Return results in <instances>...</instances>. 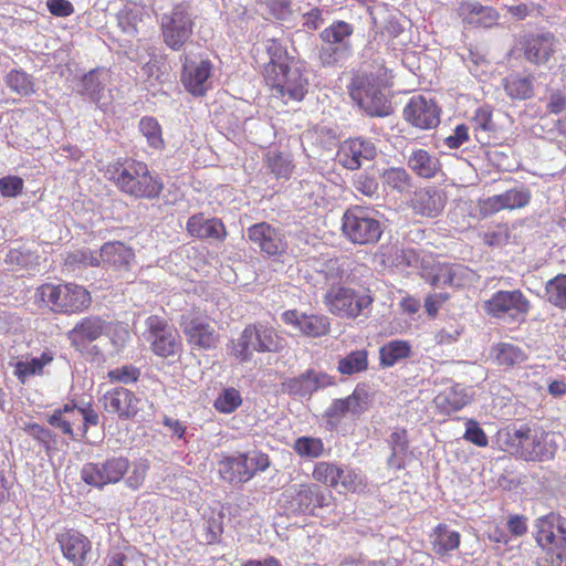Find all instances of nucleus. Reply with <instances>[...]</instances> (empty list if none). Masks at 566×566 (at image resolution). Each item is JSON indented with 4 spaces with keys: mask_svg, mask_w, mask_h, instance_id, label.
I'll use <instances>...</instances> for the list:
<instances>
[{
    "mask_svg": "<svg viewBox=\"0 0 566 566\" xmlns=\"http://www.w3.org/2000/svg\"><path fill=\"white\" fill-rule=\"evenodd\" d=\"M160 27L165 44L174 51L181 50L192 35L193 19L189 6L178 3L163 13Z\"/></svg>",
    "mask_w": 566,
    "mask_h": 566,
    "instance_id": "1a4fd4ad",
    "label": "nucleus"
},
{
    "mask_svg": "<svg viewBox=\"0 0 566 566\" xmlns=\"http://www.w3.org/2000/svg\"><path fill=\"white\" fill-rule=\"evenodd\" d=\"M269 9L270 13L276 20H286L291 13V1L290 0H262Z\"/></svg>",
    "mask_w": 566,
    "mask_h": 566,
    "instance_id": "0e129e2a",
    "label": "nucleus"
},
{
    "mask_svg": "<svg viewBox=\"0 0 566 566\" xmlns=\"http://www.w3.org/2000/svg\"><path fill=\"white\" fill-rule=\"evenodd\" d=\"M269 167L276 178H287L292 171L291 161L282 155L271 157Z\"/></svg>",
    "mask_w": 566,
    "mask_h": 566,
    "instance_id": "774afa93",
    "label": "nucleus"
},
{
    "mask_svg": "<svg viewBox=\"0 0 566 566\" xmlns=\"http://www.w3.org/2000/svg\"><path fill=\"white\" fill-rule=\"evenodd\" d=\"M497 446L504 452L526 461L552 459L557 450L551 432L527 424H511L499 430Z\"/></svg>",
    "mask_w": 566,
    "mask_h": 566,
    "instance_id": "f257e3e1",
    "label": "nucleus"
},
{
    "mask_svg": "<svg viewBox=\"0 0 566 566\" xmlns=\"http://www.w3.org/2000/svg\"><path fill=\"white\" fill-rule=\"evenodd\" d=\"M410 356V343L402 339H394L379 348V365L382 368H389Z\"/></svg>",
    "mask_w": 566,
    "mask_h": 566,
    "instance_id": "ea45409f",
    "label": "nucleus"
},
{
    "mask_svg": "<svg viewBox=\"0 0 566 566\" xmlns=\"http://www.w3.org/2000/svg\"><path fill=\"white\" fill-rule=\"evenodd\" d=\"M41 295L51 304L54 312L69 315L85 311L92 301L88 291L74 283L43 285Z\"/></svg>",
    "mask_w": 566,
    "mask_h": 566,
    "instance_id": "6e6552de",
    "label": "nucleus"
},
{
    "mask_svg": "<svg viewBox=\"0 0 566 566\" xmlns=\"http://www.w3.org/2000/svg\"><path fill=\"white\" fill-rule=\"evenodd\" d=\"M321 273L324 275L329 287L343 286L349 277L348 264L344 259H329L323 263Z\"/></svg>",
    "mask_w": 566,
    "mask_h": 566,
    "instance_id": "c03bdc74",
    "label": "nucleus"
},
{
    "mask_svg": "<svg viewBox=\"0 0 566 566\" xmlns=\"http://www.w3.org/2000/svg\"><path fill=\"white\" fill-rule=\"evenodd\" d=\"M313 479L317 482L337 488L340 484L347 491H355L361 483L358 474L350 468L333 462L321 461L314 465Z\"/></svg>",
    "mask_w": 566,
    "mask_h": 566,
    "instance_id": "6ab92c4d",
    "label": "nucleus"
},
{
    "mask_svg": "<svg viewBox=\"0 0 566 566\" xmlns=\"http://www.w3.org/2000/svg\"><path fill=\"white\" fill-rule=\"evenodd\" d=\"M102 266L127 270L135 258L133 249L119 241H109L99 249Z\"/></svg>",
    "mask_w": 566,
    "mask_h": 566,
    "instance_id": "2f4dec72",
    "label": "nucleus"
},
{
    "mask_svg": "<svg viewBox=\"0 0 566 566\" xmlns=\"http://www.w3.org/2000/svg\"><path fill=\"white\" fill-rule=\"evenodd\" d=\"M212 69L209 60H191L185 56L181 82L186 90L195 96H203L211 87Z\"/></svg>",
    "mask_w": 566,
    "mask_h": 566,
    "instance_id": "f3484780",
    "label": "nucleus"
},
{
    "mask_svg": "<svg viewBox=\"0 0 566 566\" xmlns=\"http://www.w3.org/2000/svg\"><path fill=\"white\" fill-rule=\"evenodd\" d=\"M354 187L357 192L368 197L373 198L378 195V181L374 176L368 175H359L354 180Z\"/></svg>",
    "mask_w": 566,
    "mask_h": 566,
    "instance_id": "052dcab7",
    "label": "nucleus"
},
{
    "mask_svg": "<svg viewBox=\"0 0 566 566\" xmlns=\"http://www.w3.org/2000/svg\"><path fill=\"white\" fill-rule=\"evenodd\" d=\"M555 38L552 33L530 36L524 44V54L527 61L534 64L546 63L555 51Z\"/></svg>",
    "mask_w": 566,
    "mask_h": 566,
    "instance_id": "473e14b6",
    "label": "nucleus"
},
{
    "mask_svg": "<svg viewBox=\"0 0 566 566\" xmlns=\"http://www.w3.org/2000/svg\"><path fill=\"white\" fill-rule=\"evenodd\" d=\"M242 403L241 394L235 388H226L214 400V408L222 413L233 412Z\"/></svg>",
    "mask_w": 566,
    "mask_h": 566,
    "instance_id": "6e6d98bb",
    "label": "nucleus"
},
{
    "mask_svg": "<svg viewBox=\"0 0 566 566\" xmlns=\"http://www.w3.org/2000/svg\"><path fill=\"white\" fill-rule=\"evenodd\" d=\"M221 474L230 483H243L251 480L256 472L265 471L270 467L266 453L251 450L228 457L222 462Z\"/></svg>",
    "mask_w": 566,
    "mask_h": 566,
    "instance_id": "9b49d317",
    "label": "nucleus"
},
{
    "mask_svg": "<svg viewBox=\"0 0 566 566\" xmlns=\"http://www.w3.org/2000/svg\"><path fill=\"white\" fill-rule=\"evenodd\" d=\"M349 95L357 106L368 116L386 117L392 107L377 78L373 75H357L349 85Z\"/></svg>",
    "mask_w": 566,
    "mask_h": 566,
    "instance_id": "39448f33",
    "label": "nucleus"
},
{
    "mask_svg": "<svg viewBox=\"0 0 566 566\" xmlns=\"http://www.w3.org/2000/svg\"><path fill=\"white\" fill-rule=\"evenodd\" d=\"M405 119L420 129H431L440 123V108L432 99L413 96L403 109Z\"/></svg>",
    "mask_w": 566,
    "mask_h": 566,
    "instance_id": "412c9836",
    "label": "nucleus"
},
{
    "mask_svg": "<svg viewBox=\"0 0 566 566\" xmlns=\"http://www.w3.org/2000/svg\"><path fill=\"white\" fill-rule=\"evenodd\" d=\"M282 321L310 337L323 336L329 329L327 317L314 314L306 315L296 310L285 311L282 314Z\"/></svg>",
    "mask_w": 566,
    "mask_h": 566,
    "instance_id": "a878e982",
    "label": "nucleus"
},
{
    "mask_svg": "<svg viewBox=\"0 0 566 566\" xmlns=\"http://www.w3.org/2000/svg\"><path fill=\"white\" fill-rule=\"evenodd\" d=\"M389 446L391 454L388 458V465L390 468L400 470L405 468V459L409 452V439L406 429L396 428L389 437Z\"/></svg>",
    "mask_w": 566,
    "mask_h": 566,
    "instance_id": "a19ab883",
    "label": "nucleus"
},
{
    "mask_svg": "<svg viewBox=\"0 0 566 566\" xmlns=\"http://www.w3.org/2000/svg\"><path fill=\"white\" fill-rule=\"evenodd\" d=\"M291 495V507L294 512L314 514L315 509L328 506L332 493L323 491L316 484L295 485Z\"/></svg>",
    "mask_w": 566,
    "mask_h": 566,
    "instance_id": "5701e85b",
    "label": "nucleus"
},
{
    "mask_svg": "<svg viewBox=\"0 0 566 566\" xmlns=\"http://www.w3.org/2000/svg\"><path fill=\"white\" fill-rule=\"evenodd\" d=\"M248 238L254 247L269 256L282 255L287 249L283 231L266 222H260L248 228Z\"/></svg>",
    "mask_w": 566,
    "mask_h": 566,
    "instance_id": "dca6fc26",
    "label": "nucleus"
},
{
    "mask_svg": "<svg viewBox=\"0 0 566 566\" xmlns=\"http://www.w3.org/2000/svg\"><path fill=\"white\" fill-rule=\"evenodd\" d=\"M354 31L353 24L343 20H335L319 33L322 46L318 56L324 66L343 63L353 55Z\"/></svg>",
    "mask_w": 566,
    "mask_h": 566,
    "instance_id": "20e7f679",
    "label": "nucleus"
},
{
    "mask_svg": "<svg viewBox=\"0 0 566 566\" xmlns=\"http://www.w3.org/2000/svg\"><path fill=\"white\" fill-rule=\"evenodd\" d=\"M324 302L328 311L339 317L355 318L364 314L373 303V297L363 292H356L345 286L329 287Z\"/></svg>",
    "mask_w": 566,
    "mask_h": 566,
    "instance_id": "9d476101",
    "label": "nucleus"
},
{
    "mask_svg": "<svg viewBox=\"0 0 566 566\" xmlns=\"http://www.w3.org/2000/svg\"><path fill=\"white\" fill-rule=\"evenodd\" d=\"M190 235L199 239L223 241L227 235L226 227L217 218H205L203 214L191 216L187 221Z\"/></svg>",
    "mask_w": 566,
    "mask_h": 566,
    "instance_id": "c756f323",
    "label": "nucleus"
},
{
    "mask_svg": "<svg viewBox=\"0 0 566 566\" xmlns=\"http://www.w3.org/2000/svg\"><path fill=\"white\" fill-rule=\"evenodd\" d=\"M266 82L284 103L303 101L310 88L308 73L302 61L290 62V66L270 75Z\"/></svg>",
    "mask_w": 566,
    "mask_h": 566,
    "instance_id": "423d86ee",
    "label": "nucleus"
},
{
    "mask_svg": "<svg viewBox=\"0 0 566 566\" xmlns=\"http://www.w3.org/2000/svg\"><path fill=\"white\" fill-rule=\"evenodd\" d=\"M59 544L64 558L72 566H82L91 549L87 537L76 531H67L59 536Z\"/></svg>",
    "mask_w": 566,
    "mask_h": 566,
    "instance_id": "cd10ccee",
    "label": "nucleus"
},
{
    "mask_svg": "<svg viewBox=\"0 0 566 566\" xmlns=\"http://www.w3.org/2000/svg\"><path fill=\"white\" fill-rule=\"evenodd\" d=\"M282 348V339L274 328L263 324H251L242 331L233 347L240 361L251 360L253 353H273Z\"/></svg>",
    "mask_w": 566,
    "mask_h": 566,
    "instance_id": "0eeeda50",
    "label": "nucleus"
},
{
    "mask_svg": "<svg viewBox=\"0 0 566 566\" xmlns=\"http://www.w3.org/2000/svg\"><path fill=\"white\" fill-rule=\"evenodd\" d=\"M412 207L417 213L433 218L442 211L443 199L434 189H421L415 193Z\"/></svg>",
    "mask_w": 566,
    "mask_h": 566,
    "instance_id": "4c0bfd02",
    "label": "nucleus"
},
{
    "mask_svg": "<svg viewBox=\"0 0 566 566\" xmlns=\"http://www.w3.org/2000/svg\"><path fill=\"white\" fill-rule=\"evenodd\" d=\"M377 155L374 143L361 137L345 140L337 153L338 163L346 169L357 170L364 161L373 160Z\"/></svg>",
    "mask_w": 566,
    "mask_h": 566,
    "instance_id": "4be33fe9",
    "label": "nucleus"
},
{
    "mask_svg": "<svg viewBox=\"0 0 566 566\" xmlns=\"http://www.w3.org/2000/svg\"><path fill=\"white\" fill-rule=\"evenodd\" d=\"M530 308V301L520 290L497 291V325H521Z\"/></svg>",
    "mask_w": 566,
    "mask_h": 566,
    "instance_id": "2eb2a0df",
    "label": "nucleus"
},
{
    "mask_svg": "<svg viewBox=\"0 0 566 566\" xmlns=\"http://www.w3.org/2000/svg\"><path fill=\"white\" fill-rule=\"evenodd\" d=\"M180 326L188 343L193 347L202 349L216 347L218 335L207 317L187 313L181 316Z\"/></svg>",
    "mask_w": 566,
    "mask_h": 566,
    "instance_id": "a211bd4d",
    "label": "nucleus"
},
{
    "mask_svg": "<svg viewBox=\"0 0 566 566\" xmlns=\"http://www.w3.org/2000/svg\"><path fill=\"white\" fill-rule=\"evenodd\" d=\"M525 353L517 346L501 343L497 344V366L510 368L525 360Z\"/></svg>",
    "mask_w": 566,
    "mask_h": 566,
    "instance_id": "3c124183",
    "label": "nucleus"
},
{
    "mask_svg": "<svg viewBox=\"0 0 566 566\" xmlns=\"http://www.w3.org/2000/svg\"><path fill=\"white\" fill-rule=\"evenodd\" d=\"M3 82L10 92L20 97L31 96L36 92V83L33 75L22 69H12L3 75Z\"/></svg>",
    "mask_w": 566,
    "mask_h": 566,
    "instance_id": "58836bf2",
    "label": "nucleus"
},
{
    "mask_svg": "<svg viewBox=\"0 0 566 566\" xmlns=\"http://www.w3.org/2000/svg\"><path fill=\"white\" fill-rule=\"evenodd\" d=\"M294 451L302 458L316 459L324 453L322 439L314 437H300L293 443Z\"/></svg>",
    "mask_w": 566,
    "mask_h": 566,
    "instance_id": "09e8293b",
    "label": "nucleus"
},
{
    "mask_svg": "<svg viewBox=\"0 0 566 566\" xmlns=\"http://www.w3.org/2000/svg\"><path fill=\"white\" fill-rule=\"evenodd\" d=\"M23 179L18 176L0 178V193L3 197L14 198L23 190Z\"/></svg>",
    "mask_w": 566,
    "mask_h": 566,
    "instance_id": "680f3d73",
    "label": "nucleus"
},
{
    "mask_svg": "<svg viewBox=\"0 0 566 566\" xmlns=\"http://www.w3.org/2000/svg\"><path fill=\"white\" fill-rule=\"evenodd\" d=\"M66 263L77 268L102 266L99 251H93L87 248L70 253Z\"/></svg>",
    "mask_w": 566,
    "mask_h": 566,
    "instance_id": "4d7b16f0",
    "label": "nucleus"
},
{
    "mask_svg": "<svg viewBox=\"0 0 566 566\" xmlns=\"http://www.w3.org/2000/svg\"><path fill=\"white\" fill-rule=\"evenodd\" d=\"M142 399L122 386L107 390L103 396L104 409L120 420L135 418L142 410Z\"/></svg>",
    "mask_w": 566,
    "mask_h": 566,
    "instance_id": "aec40b11",
    "label": "nucleus"
},
{
    "mask_svg": "<svg viewBox=\"0 0 566 566\" xmlns=\"http://www.w3.org/2000/svg\"><path fill=\"white\" fill-rule=\"evenodd\" d=\"M53 359L54 354L51 350H44L39 357L25 356L15 363L14 375L24 384L29 378L42 375L44 367Z\"/></svg>",
    "mask_w": 566,
    "mask_h": 566,
    "instance_id": "c9c22d12",
    "label": "nucleus"
},
{
    "mask_svg": "<svg viewBox=\"0 0 566 566\" xmlns=\"http://www.w3.org/2000/svg\"><path fill=\"white\" fill-rule=\"evenodd\" d=\"M106 174L120 192L135 199L154 200L164 190L161 177L142 160H117L108 166Z\"/></svg>",
    "mask_w": 566,
    "mask_h": 566,
    "instance_id": "f03ea898",
    "label": "nucleus"
},
{
    "mask_svg": "<svg viewBox=\"0 0 566 566\" xmlns=\"http://www.w3.org/2000/svg\"><path fill=\"white\" fill-rule=\"evenodd\" d=\"M145 325L146 331L143 336L157 356L169 357L177 354L180 347V337L178 331L167 319L151 315L146 318Z\"/></svg>",
    "mask_w": 566,
    "mask_h": 566,
    "instance_id": "f8f14e48",
    "label": "nucleus"
},
{
    "mask_svg": "<svg viewBox=\"0 0 566 566\" xmlns=\"http://www.w3.org/2000/svg\"><path fill=\"white\" fill-rule=\"evenodd\" d=\"M129 467L130 462L126 457H111L103 462L85 463L81 470V478L86 484L103 489L107 484L119 482Z\"/></svg>",
    "mask_w": 566,
    "mask_h": 566,
    "instance_id": "ddd939ff",
    "label": "nucleus"
},
{
    "mask_svg": "<svg viewBox=\"0 0 566 566\" xmlns=\"http://www.w3.org/2000/svg\"><path fill=\"white\" fill-rule=\"evenodd\" d=\"M148 469L149 467L146 462L134 463L132 472L125 480L126 485L137 490L144 483Z\"/></svg>",
    "mask_w": 566,
    "mask_h": 566,
    "instance_id": "338daca9",
    "label": "nucleus"
},
{
    "mask_svg": "<svg viewBox=\"0 0 566 566\" xmlns=\"http://www.w3.org/2000/svg\"><path fill=\"white\" fill-rule=\"evenodd\" d=\"M475 273L463 264H444L431 275L430 284L436 287H461L473 281Z\"/></svg>",
    "mask_w": 566,
    "mask_h": 566,
    "instance_id": "c85d7f7f",
    "label": "nucleus"
},
{
    "mask_svg": "<svg viewBox=\"0 0 566 566\" xmlns=\"http://www.w3.org/2000/svg\"><path fill=\"white\" fill-rule=\"evenodd\" d=\"M382 182L401 193L410 188L411 178L405 168L391 167L384 171Z\"/></svg>",
    "mask_w": 566,
    "mask_h": 566,
    "instance_id": "8fccbe9b",
    "label": "nucleus"
},
{
    "mask_svg": "<svg viewBox=\"0 0 566 566\" xmlns=\"http://www.w3.org/2000/svg\"><path fill=\"white\" fill-rule=\"evenodd\" d=\"M545 296L553 306L566 310V274H557L546 282Z\"/></svg>",
    "mask_w": 566,
    "mask_h": 566,
    "instance_id": "a18cd8bd",
    "label": "nucleus"
},
{
    "mask_svg": "<svg viewBox=\"0 0 566 566\" xmlns=\"http://www.w3.org/2000/svg\"><path fill=\"white\" fill-rule=\"evenodd\" d=\"M109 81V73L105 69H96L85 74L78 85L77 92L96 104L99 108L106 105L105 91Z\"/></svg>",
    "mask_w": 566,
    "mask_h": 566,
    "instance_id": "bb28decb",
    "label": "nucleus"
},
{
    "mask_svg": "<svg viewBox=\"0 0 566 566\" xmlns=\"http://www.w3.org/2000/svg\"><path fill=\"white\" fill-rule=\"evenodd\" d=\"M537 544L546 551L552 557L555 554H566V518L549 513L541 516L536 521Z\"/></svg>",
    "mask_w": 566,
    "mask_h": 566,
    "instance_id": "4468645a",
    "label": "nucleus"
},
{
    "mask_svg": "<svg viewBox=\"0 0 566 566\" xmlns=\"http://www.w3.org/2000/svg\"><path fill=\"white\" fill-rule=\"evenodd\" d=\"M470 402L465 389L461 385H454L436 397V403L446 413L461 410Z\"/></svg>",
    "mask_w": 566,
    "mask_h": 566,
    "instance_id": "79ce46f5",
    "label": "nucleus"
},
{
    "mask_svg": "<svg viewBox=\"0 0 566 566\" xmlns=\"http://www.w3.org/2000/svg\"><path fill=\"white\" fill-rule=\"evenodd\" d=\"M475 138L482 145L490 143V133L494 129L493 113L489 107H480L473 117Z\"/></svg>",
    "mask_w": 566,
    "mask_h": 566,
    "instance_id": "49530a36",
    "label": "nucleus"
},
{
    "mask_svg": "<svg viewBox=\"0 0 566 566\" xmlns=\"http://www.w3.org/2000/svg\"><path fill=\"white\" fill-rule=\"evenodd\" d=\"M409 169L418 177L431 179L441 170L439 158L424 149H415L407 159Z\"/></svg>",
    "mask_w": 566,
    "mask_h": 566,
    "instance_id": "f704fd0d",
    "label": "nucleus"
},
{
    "mask_svg": "<svg viewBox=\"0 0 566 566\" xmlns=\"http://www.w3.org/2000/svg\"><path fill=\"white\" fill-rule=\"evenodd\" d=\"M140 369L134 365H123L109 369L107 378L112 384L132 385L139 380Z\"/></svg>",
    "mask_w": 566,
    "mask_h": 566,
    "instance_id": "5fc2aeb1",
    "label": "nucleus"
},
{
    "mask_svg": "<svg viewBox=\"0 0 566 566\" xmlns=\"http://www.w3.org/2000/svg\"><path fill=\"white\" fill-rule=\"evenodd\" d=\"M504 88L512 98L525 99L533 94V83L528 77L510 76L504 82Z\"/></svg>",
    "mask_w": 566,
    "mask_h": 566,
    "instance_id": "603ef678",
    "label": "nucleus"
},
{
    "mask_svg": "<svg viewBox=\"0 0 566 566\" xmlns=\"http://www.w3.org/2000/svg\"><path fill=\"white\" fill-rule=\"evenodd\" d=\"M106 328V322L99 316H86L67 332L66 337L76 350L83 352L88 344L99 338Z\"/></svg>",
    "mask_w": 566,
    "mask_h": 566,
    "instance_id": "393cba45",
    "label": "nucleus"
},
{
    "mask_svg": "<svg viewBox=\"0 0 566 566\" xmlns=\"http://www.w3.org/2000/svg\"><path fill=\"white\" fill-rule=\"evenodd\" d=\"M23 430L36 440L45 450L49 451L56 448V436L50 429L35 422H25Z\"/></svg>",
    "mask_w": 566,
    "mask_h": 566,
    "instance_id": "864d4df0",
    "label": "nucleus"
},
{
    "mask_svg": "<svg viewBox=\"0 0 566 566\" xmlns=\"http://www.w3.org/2000/svg\"><path fill=\"white\" fill-rule=\"evenodd\" d=\"M463 438L478 447L488 446V437L479 426V423L472 419L465 422V432Z\"/></svg>",
    "mask_w": 566,
    "mask_h": 566,
    "instance_id": "e2e57ef3",
    "label": "nucleus"
},
{
    "mask_svg": "<svg viewBox=\"0 0 566 566\" xmlns=\"http://www.w3.org/2000/svg\"><path fill=\"white\" fill-rule=\"evenodd\" d=\"M469 140V128L461 124L458 125L451 135L443 139V145L448 149H458Z\"/></svg>",
    "mask_w": 566,
    "mask_h": 566,
    "instance_id": "69168bd1",
    "label": "nucleus"
},
{
    "mask_svg": "<svg viewBox=\"0 0 566 566\" xmlns=\"http://www.w3.org/2000/svg\"><path fill=\"white\" fill-rule=\"evenodd\" d=\"M382 231L379 212L374 208L356 205L347 208L343 214V235L354 244H375L379 241Z\"/></svg>",
    "mask_w": 566,
    "mask_h": 566,
    "instance_id": "7ed1b4c3",
    "label": "nucleus"
},
{
    "mask_svg": "<svg viewBox=\"0 0 566 566\" xmlns=\"http://www.w3.org/2000/svg\"><path fill=\"white\" fill-rule=\"evenodd\" d=\"M265 51L269 57V62L264 66L265 80L269 78L270 75H274V73L290 66V62H301L294 56H291L286 46L276 39H268L265 41Z\"/></svg>",
    "mask_w": 566,
    "mask_h": 566,
    "instance_id": "72a5a7b5",
    "label": "nucleus"
},
{
    "mask_svg": "<svg viewBox=\"0 0 566 566\" xmlns=\"http://www.w3.org/2000/svg\"><path fill=\"white\" fill-rule=\"evenodd\" d=\"M70 411L76 412V406L73 403H65L62 408L55 409L53 413L48 417V422L52 427L60 429L64 434L73 439V429L70 427V420L65 418V413Z\"/></svg>",
    "mask_w": 566,
    "mask_h": 566,
    "instance_id": "bf43d9fd",
    "label": "nucleus"
},
{
    "mask_svg": "<svg viewBox=\"0 0 566 566\" xmlns=\"http://www.w3.org/2000/svg\"><path fill=\"white\" fill-rule=\"evenodd\" d=\"M363 411L361 396L355 390L344 399H335L326 409L324 417L327 426L335 429L347 415H359Z\"/></svg>",
    "mask_w": 566,
    "mask_h": 566,
    "instance_id": "7c9ffc66",
    "label": "nucleus"
},
{
    "mask_svg": "<svg viewBox=\"0 0 566 566\" xmlns=\"http://www.w3.org/2000/svg\"><path fill=\"white\" fill-rule=\"evenodd\" d=\"M139 130L146 138L149 147L159 150L165 146L161 127L158 120L150 116H145L139 120Z\"/></svg>",
    "mask_w": 566,
    "mask_h": 566,
    "instance_id": "de8ad7c7",
    "label": "nucleus"
},
{
    "mask_svg": "<svg viewBox=\"0 0 566 566\" xmlns=\"http://www.w3.org/2000/svg\"><path fill=\"white\" fill-rule=\"evenodd\" d=\"M530 201V193L524 190L511 189L497 195L499 209H516L526 206Z\"/></svg>",
    "mask_w": 566,
    "mask_h": 566,
    "instance_id": "13d9d810",
    "label": "nucleus"
},
{
    "mask_svg": "<svg viewBox=\"0 0 566 566\" xmlns=\"http://www.w3.org/2000/svg\"><path fill=\"white\" fill-rule=\"evenodd\" d=\"M368 352L366 349L352 350L337 361V371L344 376H353L368 369Z\"/></svg>",
    "mask_w": 566,
    "mask_h": 566,
    "instance_id": "37998d69",
    "label": "nucleus"
},
{
    "mask_svg": "<svg viewBox=\"0 0 566 566\" xmlns=\"http://www.w3.org/2000/svg\"><path fill=\"white\" fill-rule=\"evenodd\" d=\"M459 532L451 530L447 524H438L430 534L432 549L437 555L443 556L460 545Z\"/></svg>",
    "mask_w": 566,
    "mask_h": 566,
    "instance_id": "e433bc0d",
    "label": "nucleus"
},
{
    "mask_svg": "<svg viewBox=\"0 0 566 566\" xmlns=\"http://www.w3.org/2000/svg\"><path fill=\"white\" fill-rule=\"evenodd\" d=\"M333 377L325 373L308 369L297 377L286 379L282 385L285 392L291 396L305 398L315 391L333 385Z\"/></svg>",
    "mask_w": 566,
    "mask_h": 566,
    "instance_id": "b1692460",
    "label": "nucleus"
}]
</instances>
